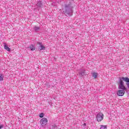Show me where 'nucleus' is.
Masks as SVG:
<instances>
[{"mask_svg":"<svg viewBox=\"0 0 129 129\" xmlns=\"http://www.w3.org/2000/svg\"><path fill=\"white\" fill-rule=\"evenodd\" d=\"M129 82V78L127 77H121L119 78V81L117 82L118 85V89H122L123 90H126V88L124 86V83L123 82Z\"/></svg>","mask_w":129,"mask_h":129,"instance_id":"1","label":"nucleus"},{"mask_svg":"<svg viewBox=\"0 0 129 129\" xmlns=\"http://www.w3.org/2000/svg\"><path fill=\"white\" fill-rule=\"evenodd\" d=\"M40 125L41 126H45L47 125V123H48V119L47 118H42L40 121Z\"/></svg>","mask_w":129,"mask_h":129,"instance_id":"2","label":"nucleus"},{"mask_svg":"<svg viewBox=\"0 0 129 129\" xmlns=\"http://www.w3.org/2000/svg\"><path fill=\"white\" fill-rule=\"evenodd\" d=\"M96 119L97 121H101L103 119V113H99L97 115Z\"/></svg>","mask_w":129,"mask_h":129,"instance_id":"3","label":"nucleus"},{"mask_svg":"<svg viewBox=\"0 0 129 129\" xmlns=\"http://www.w3.org/2000/svg\"><path fill=\"white\" fill-rule=\"evenodd\" d=\"M125 93V92L124 90H119L118 91L117 95H118V96H123Z\"/></svg>","mask_w":129,"mask_h":129,"instance_id":"4","label":"nucleus"},{"mask_svg":"<svg viewBox=\"0 0 129 129\" xmlns=\"http://www.w3.org/2000/svg\"><path fill=\"white\" fill-rule=\"evenodd\" d=\"M98 76V74L97 73H93L92 74L93 79H96Z\"/></svg>","mask_w":129,"mask_h":129,"instance_id":"5","label":"nucleus"},{"mask_svg":"<svg viewBox=\"0 0 129 129\" xmlns=\"http://www.w3.org/2000/svg\"><path fill=\"white\" fill-rule=\"evenodd\" d=\"M37 45H38V46H40V50H44L45 49V47L42 44V43H38Z\"/></svg>","mask_w":129,"mask_h":129,"instance_id":"6","label":"nucleus"},{"mask_svg":"<svg viewBox=\"0 0 129 129\" xmlns=\"http://www.w3.org/2000/svg\"><path fill=\"white\" fill-rule=\"evenodd\" d=\"M4 48L5 49V50H7V51H11V48H10V47H9V46H8V45H7L6 44L4 45Z\"/></svg>","mask_w":129,"mask_h":129,"instance_id":"7","label":"nucleus"},{"mask_svg":"<svg viewBox=\"0 0 129 129\" xmlns=\"http://www.w3.org/2000/svg\"><path fill=\"white\" fill-rule=\"evenodd\" d=\"M29 48L31 51H35L36 50V48L33 45H30Z\"/></svg>","mask_w":129,"mask_h":129,"instance_id":"8","label":"nucleus"},{"mask_svg":"<svg viewBox=\"0 0 129 129\" xmlns=\"http://www.w3.org/2000/svg\"><path fill=\"white\" fill-rule=\"evenodd\" d=\"M34 31H39V30H40V27L35 26L34 28Z\"/></svg>","mask_w":129,"mask_h":129,"instance_id":"9","label":"nucleus"},{"mask_svg":"<svg viewBox=\"0 0 129 129\" xmlns=\"http://www.w3.org/2000/svg\"><path fill=\"white\" fill-rule=\"evenodd\" d=\"M107 128V126L106 125H101L100 129H106Z\"/></svg>","mask_w":129,"mask_h":129,"instance_id":"10","label":"nucleus"},{"mask_svg":"<svg viewBox=\"0 0 129 129\" xmlns=\"http://www.w3.org/2000/svg\"><path fill=\"white\" fill-rule=\"evenodd\" d=\"M2 80H4V77L3 75L0 74V81H2Z\"/></svg>","mask_w":129,"mask_h":129,"instance_id":"11","label":"nucleus"},{"mask_svg":"<svg viewBox=\"0 0 129 129\" xmlns=\"http://www.w3.org/2000/svg\"><path fill=\"white\" fill-rule=\"evenodd\" d=\"M39 117H40L41 118L44 117V113H41L39 114Z\"/></svg>","mask_w":129,"mask_h":129,"instance_id":"12","label":"nucleus"},{"mask_svg":"<svg viewBox=\"0 0 129 129\" xmlns=\"http://www.w3.org/2000/svg\"><path fill=\"white\" fill-rule=\"evenodd\" d=\"M38 5L39 7H42V4L40 2L38 3Z\"/></svg>","mask_w":129,"mask_h":129,"instance_id":"13","label":"nucleus"},{"mask_svg":"<svg viewBox=\"0 0 129 129\" xmlns=\"http://www.w3.org/2000/svg\"><path fill=\"white\" fill-rule=\"evenodd\" d=\"M126 85H127V87L129 89V82L126 83Z\"/></svg>","mask_w":129,"mask_h":129,"instance_id":"14","label":"nucleus"},{"mask_svg":"<svg viewBox=\"0 0 129 129\" xmlns=\"http://www.w3.org/2000/svg\"><path fill=\"white\" fill-rule=\"evenodd\" d=\"M3 127H4V125H0V129L3 128Z\"/></svg>","mask_w":129,"mask_h":129,"instance_id":"15","label":"nucleus"}]
</instances>
